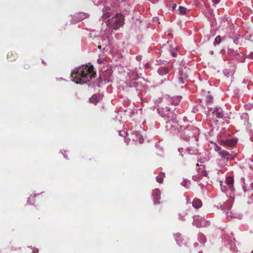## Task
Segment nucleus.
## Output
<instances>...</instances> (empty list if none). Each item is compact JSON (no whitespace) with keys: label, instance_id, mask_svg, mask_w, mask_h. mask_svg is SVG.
I'll return each mask as SVG.
<instances>
[{"label":"nucleus","instance_id":"f257e3e1","mask_svg":"<svg viewBox=\"0 0 253 253\" xmlns=\"http://www.w3.org/2000/svg\"><path fill=\"white\" fill-rule=\"evenodd\" d=\"M93 66H85L84 69H78L72 72L71 76L73 81L76 84H84L89 82L92 78L94 77L96 73L94 71Z\"/></svg>","mask_w":253,"mask_h":253},{"label":"nucleus","instance_id":"f03ea898","mask_svg":"<svg viewBox=\"0 0 253 253\" xmlns=\"http://www.w3.org/2000/svg\"><path fill=\"white\" fill-rule=\"evenodd\" d=\"M124 17L122 14L117 13L115 16L108 20V24L114 29H117L124 23Z\"/></svg>","mask_w":253,"mask_h":253},{"label":"nucleus","instance_id":"7ed1b4c3","mask_svg":"<svg viewBox=\"0 0 253 253\" xmlns=\"http://www.w3.org/2000/svg\"><path fill=\"white\" fill-rule=\"evenodd\" d=\"M210 112L211 114H209V116L212 119H214V117L215 118L221 119L223 118L224 115L222 110L220 108H211Z\"/></svg>","mask_w":253,"mask_h":253},{"label":"nucleus","instance_id":"20e7f679","mask_svg":"<svg viewBox=\"0 0 253 253\" xmlns=\"http://www.w3.org/2000/svg\"><path fill=\"white\" fill-rule=\"evenodd\" d=\"M220 144L223 146H233L237 143L235 139H221L220 140Z\"/></svg>","mask_w":253,"mask_h":253},{"label":"nucleus","instance_id":"39448f33","mask_svg":"<svg viewBox=\"0 0 253 253\" xmlns=\"http://www.w3.org/2000/svg\"><path fill=\"white\" fill-rule=\"evenodd\" d=\"M160 191L159 189H156L152 192V196L153 197L154 202L156 204H160L159 200H160Z\"/></svg>","mask_w":253,"mask_h":253},{"label":"nucleus","instance_id":"423d86ee","mask_svg":"<svg viewBox=\"0 0 253 253\" xmlns=\"http://www.w3.org/2000/svg\"><path fill=\"white\" fill-rule=\"evenodd\" d=\"M233 202V200L232 199L228 200L223 204L222 209L224 211L230 210L232 208Z\"/></svg>","mask_w":253,"mask_h":253},{"label":"nucleus","instance_id":"0eeeda50","mask_svg":"<svg viewBox=\"0 0 253 253\" xmlns=\"http://www.w3.org/2000/svg\"><path fill=\"white\" fill-rule=\"evenodd\" d=\"M225 184L228 187V188L230 190H234L233 188V184H234V179L232 177H228L225 179Z\"/></svg>","mask_w":253,"mask_h":253},{"label":"nucleus","instance_id":"6e6552de","mask_svg":"<svg viewBox=\"0 0 253 253\" xmlns=\"http://www.w3.org/2000/svg\"><path fill=\"white\" fill-rule=\"evenodd\" d=\"M101 98L99 94H94L89 99V102L94 104H96Z\"/></svg>","mask_w":253,"mask_h":253},{"label":"nucleus","instance_id":"1a4fd4ad","mask_svg":"<svg viewBox=\"0 0 253 253\" xmlns=\"http://www.w3.org/2000/svg\"><path fill=\"white\" fill-rule=\"evenodd\" d=\"M7 57L9 60L12 62L16 60L18 57V55L15 52L11 51L8 53Z\"/></svg>","mask_w":253,"mask_h":253},{"label":"nucleus","instance_id":"9d476101","mask_svg":"<svg viewBox=\"0 0 253 253\" xmlns=\"http://www.w3.org/2000/svg\"><path fill=\"white\" fill-rule=\"evenodd\" d=\"M193 206L196 209H198L202 206V201L198 199H195L192 202Z\"/></svg>","mask_w":253,"mask_h":253},{"label":"nucleus","instance_id":"9b49d317","mask_svg":"<svg viewBox=\"0 0 253 253\" xmlns=\"http://www.w3.org/2000/svg\"><path fill=\"white\" fill-rule=\"evenodd\" d=\"M213 101V93L209 91L207 95V103H211Z\"/></svg>","mask_w":253,"mask_h":253},{"label":"nucleus","instance_id":"f8f14e48","mask_svg":"<svg viewBox=\"0 0 253 253\" xmlns=\"http://www.w3.org/2000/svg\"><path fill=\"white\" fill-rule=\"evenodd\" d=\"M169 72V68L167 67H160L158 69V72L160 75L164 76L166 75Z\"/></svg>","mask_w":253,"mask_h":253},{"label":"nucleus","instance_id":"ddd939ff","mask_svg":"<svg viewBox=\"0 0 253 253\" xmlns=\"http://www.w3.org/2000/svg\"><path fill=\"white\" fill-rule=\"evenodd\" d=\"M165 177V174L164 172H161L156 177V180L158 182L162 183L164 178Z\"/></svg>","mask_w":253,"mask_h":253},{"label":"nucleus","instance_id":"4468645a","mask_svg":"<svg viewBox=\"0 0 253 253\" xmlns=\"http://www.w3.org/2000/svg\"><path fill=\"white\" fill-rule=\"evenodd\" d=\"M181 97L180 96H176L173 97L171 99L172 104L173 105H177L181 101Z\"/></svg>","mask_w":253,"mask_h":253},{"label":"nucleus","instance_id":"2eb2a0df","mask_svg":"<svg viewBox=\"0 0 253 253\" xmlns=\"http://www.w3.org/2000/svg\"><path fill=\"white\" fill-rule=\"evenodd\" d=\"M178 14L184 15L185 14L187 11V9L184 7L180 6L178 9Z\"/></svg>","mask_w":253,"mask_h":253},{"label":"nucleus","instance_id":"dca6fc26","mask_svg":"<svg viewBox=\"0 0 253 253\" xmlns=\"http://www.w3.org/2000/svg\"><path fill=\"white\" fill-rule=\"evenodd\" d=\"M219 154L223 157H225L229 155L228 152L224 150L219 152Z\"/></svg>","mask_w":253,"mask_h":253},{"label":"nucleus","instance_id":"f3484780","mask_svg":"<svg viewBox=\"0 0 253 253\" xmlns=\"http://www.w3.org/2000/svg\"><path fill=\"white\" fill-rule=\"evenodd\" d=\"M221 42V37L220 36H217L215 38V40H214L215 43L218 44Z\"/></svg>","mask_w":253,"mask_h":253},{"label":"nucleus","instance_id":"a211bd4d","mask_svg":"<svg viewBox=\"0 0 253 253\" xmlns=\"http://www.w3.org/2000/svg\"><path fill=\"white\" fill-rule=\"evenodd\" d=\"M111 16V14L109 12L104 13L102 15V18L104 19H106Z\"/></svg>","mask_w":253,"mask_h":253},{"label":"nucleus","instance_id":"6ab92c4d","mask_svg":"<svg viewBox=\"0 0 253 253\" xmlns=\"http://www.w3.org/2000/svg\"><path fill=\"white\" fill-rule=\"evenodd\" d=\"M188 183H189V182L187 180H183L181 183V185L182 186H183L184 187H186V188H188Z\"/></svg>","mask_w":253,"mask_h":253},{"label":"nucleus","instance_id":"aec40b11","mask_svg":"<svg viewBox=\"0 0 253 253\" xmlns=\"http://www.w3.org/2000/svg\"><path fill=\"white\" fill-rule=\"evenodd\" d=\"M187 78V76H186V75H184V77H180L179 78V82L180 84H183L184 83V79H186V78Z\"/></svg>","mask_w":253,"mask_h":253},{"label":"nucleus","instance_id":"412c9836","mask_svg":"<svg viewBox=\"0 0 253 253\" xmlns=\"http://www.w3.org/2000/svg\"><path fill=\"white\" fill-rule=\"evenodd\" d=\"M187 150L188 151L189 153L190 154H195L196 151V150L195 149H194L192 148H188Z\"/></svg>","mask_w":253,"mask_h":253},{"label":"nucleus","instance_id":"4be33fe9","mask_svg":"<svg viewBox=\"0 0 253 253\" xmlns=\"http://www.w3.org/2000/svg\"><path fill=\"white\" fill-rule=\"evenodd\" d=\"M30 66L29 63H25L24 64V68L25 69H28L30 68Z\"/></svg>","mask_w":253,"mask_h":253},{"label":"nucleus","instance_id":"5701e85b","mask_svg":"<svg viewBox=\"0 0 253 253\" xmlns=\"http://www.w3.org/2000/svg\"><path fill=\"white\" fill-rule=\"evenodd\" d=\"M214 146H215V148H215V150L216 151H220V150H221V148H220L219 146H218V145H217L216 144H214Z\"/></svg>","mask_w":253,"mask_h":253},{"label":"nucleus","instance_id":"b1692460","mask_svg":"<svg viewBox=\"0 0 253 253\" xmlns=\"http://www.w3.org/2000/svg\"><path fill=\"white\" fill-rule=\"evenodd\" d=\"M212 1L214 4H217L219 2L220 0H212Z\"/></svg>","mask_w":253,"mask_h":253},{"label":"nucleus","instance_id":"393cba45","mask_svg":"<svg viewBox=\"0 0 253 253\" xmlns=\"http://www.w3.org/2000/svg\"><path fill=\"white\" fill-rule=\"evenodd\" d=\"M97 61L99 63H103V59H101V58H99L97 60Z\"/></svg>","mask_w":253,"mask_h":253},{"label":"nucleus","instance_id":"a878e982","mask_svg":"<svg viewBox=\"0 0 253 253\" xmlns=\"http://www.w3.org/2000/svg\"><path fill=\"white\" fill-rule=\"evenodd\" d=\"M221 190L222 191L224 192H226L227 190L225 188V187L223 186V187H221Z\"/></svg>","mask_w":253,"mask_h":253},{"label":"nucleus","instance_id":"bb28decb","mask_svg":"<svg viewBox=\"0 0 253 253\" xmlns=\"http://www.w3.org/2000/svg\"><path fill=\"white\" fill-rule=\"evenodd\" d=\"M172 55L173 57H174L176 56V54L174 52H172Z\"/></svg>","mask_w":253,"mask_h":253},{"label":"nucleus","instance_id":"cd10ccee","mask_svg":"<svg viewBox=\"0 0 253 253\" xmlns=\"http://www.w3.org/2000/svg\"><path fill=\"white\" fill-rule=\"evenodd\" d=\"M149 67V63H147L146 64V68H148Z\"/></svg>","mask_w":253,"mask_h":253},{"label":"nucleus","instance_id":"c85d7f7f","mask_svg":"<svg viewBox=\"0 0 253 253\" xmlns=\"http://www.w3.org/2000/svg\"><path fill=\"white\" fill-rule=\"evenodd\" d=\"M176 6V5L175 4H173V6H172V8H175V7Z\"/></svg>","mask_w":253,"mask_h":253},{"label":"nucleus","instance_id":"c756f323","mask_svg":"<svg viewBox=\"0 0 253 253\" xmlns=\"http://www.w3.org/2000/svg\"><path fill=\"white\" fill-rule=\"evenodd\" d=\"M97 47L99 49H101V45H98Z\"/></svg>","mask_w":253,"mask_h":253},{"label":"nucleus","instance_id":"7c9ffc66","mask_svg":"<svg viewBox=\"0 0 253 253\" xmlns=\"http://www.w3.org/2000/svg\"><path fill=\"white\" fill-rule=\"evenodd\" d=\"M229 212L227 213V216H228V218H229Z\"/></svg>","mask_w":253,"mask_h":253},{"label":"nucleus","instance_id":"2f4dec72","mask_svg":"<svg viewBox=\"0 0 253 253\" xmlns=\"http://www.w3.org/2000/svg\"><path fill=\"white\" fill-rule=\"evenodd\" d=\"M203 175H206V174H205V172H204V173H203Z\"/></svg>","mask_w":253,"mask_h":253},{"label":"nucleus","instance_id":"473e14b6","mask_svg":"<svg viewBox=\"0 0 253 253\" xmlns=\"http://www.w3.org/2000/svg\"><path fill=\"white\" fill-rule=\"evenodd\" d=\"M252 253H253V251L252 252Z\"/></svg>","mask_w":253,"mask_h":253}]
</instances>
